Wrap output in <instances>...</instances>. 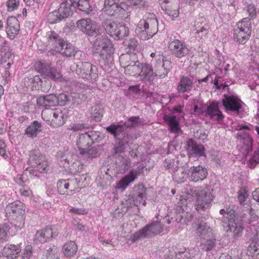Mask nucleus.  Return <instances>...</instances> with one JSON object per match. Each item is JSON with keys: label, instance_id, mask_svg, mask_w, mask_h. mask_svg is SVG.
<instances>
[{"label": "nucleus", "instance_id": "49", "mask_svg": "<svg viewBox=\"0 0 259 259\" xmlns=\"http://www.w3.org/2000/svg\"><path fill=\"white\" fill-rule=\"evenodd\" d=\"M163 166L166 169L169 170V171L171 173H172L178 167L175 163V160L170 158H167L165 160Z\"/></svg>", "mask_w": 259, "mask_h": 259}, {"label": "nucleus", "instance_id": "35", "mask_svg": "<svg viewBox=\"0 0 259 259\" xmlns=\"http://www.w3.org/2000/svg\"><path fill=\"white\" fill-rule=\"evenodd\" d=\"M119 23L112 21L110 20H104L102 26L106 33L114 38L117 30Z\"/></svg>", "mask_w": 259, "mask_h": 259}, {"label": "nucleus", "instance_id": "20", "mask_svg": "<svg viewBox=\"0 0 259 259\" xmlns=\"http://www.w3.org/2000/svg\"><path fill=\"white\" fill-rule=\"evenodd\" d=\"M104 13L110 16H115L121 11H125L122 7V2L119 4L114 0H105L104 7L103 9Z\"/></svg>", "mask_w": 259, "mask_h": 259}, {"label": "nucleus", "instance_id": "30", "mask_svg": "<svg viewBox=\"0 0 259 259\" xmlns=\"http://www.w3.org/2000/svg\"><path fill=\"white\" fill-rule=\"evenodd\" d=\"M172 174L174 181L177 184H182L189 178L188 169L183 167H178Z\"/></svg>", "mask_w": 259, "mask_h": 259}, {"label": "nucleus", "instance_id": "50", "mask_svg": "<svg viewBox=\"0 0 259 259\" xmlns=\"http://www.w3.org/2000/svg\"><path fill=\"white\" fill-rule=\"evenodd\" d=\"M57 189L58 192L60 194H64L65 190H67L69 187V184L68 180H61L57 182Z\"/></svg>", "mask_w": 259, "mask_h": 259}, {"label": "nucleus", "instance_id": "5", "mask_svg": "<svg viewBox=\"0 0 259 259\" xmlns=\"http://www.w3.org/2000/svg\"><path fill=\"white\" fill-rule=\"evenodd\" d=\"M21 251L20 245L7 244L1 250L0 255L9 259H31L32 257L33 250L31 245L26 246L20 255Z\"/></svg>", "mask_w": 259, "mask_h": 259}, {"label": "nucleus", "instance_id": "44", "mask_svg": "<svg viewBox=\"0 0 259 259\" xmlns=\"http://www.w3.org/2000/svg\"><path fill=\"white\" fill-rule=\"evenodd\" d=\"M236 138L238 140H242L244 145H246L248 148L251 147L253 142V140L251 136L246 132L238 133L236 135Z\"/></svg>", "mask_w": 259, "mask_h": 259}, {"label": "nucleus", "instance_id": "48", "mask_svg": "<svg viewBox=\"0 0 259 259\" xmlns=\"http://www.w3.org/2000/svg\"><path fill=\"white\" fill-rule=\"evenodd\" d=\"M88 134L91 140V145L95 143L100 142L103 139V136L100 132L89 131Z\"/></svg>", "mask_w": 259, "mask_h": 259}, {"label": "nucleus", "instance_id": "34", "mask_svg": "<svg viewBox=\"0 0 259 259\" xmlns=\"http://www.w3.org/2000/svg\"><path fill=\"white\" fill-rule=\"evenodd\" d=\"M56 52H59L66 57L74 56L76 52L74 47L71 44L67 42L66 40H64Z\"/></svg>", "mask_w": 259, "mask_h": 259}, {"label": "nucleus", "instance_id": "33", "mask_svg": "<svg viewBox=\"0 0 259 259\" xmlns=\"http://www.w3.org/2000/svg\"><path fill=\"white\" fill-rule=\"evenodd\" d=\"M136 179V175L134 174V171H130L117 183L116 188L123 191Z\"/></svg>", "mask_w": 259, "mask_h": 259}, {"label": "nucleus", "instance_id": "32", "mask_svg": "<svg viewBox=\"0 0 259 259\" xmlns=\"http://www.w3.org/2000/svg\"><path fill=\"white\" fill-rule=\"evenodd\" d=\"M143 63H140L139 61H130L127 65H125V71L130 75L136 76L139 74L141 70V66Z\"/></svg>", "mask_w": 259, "mask_h": 259}, {"label": "nucleus", "instance_id": "18", "mask_svg": "<svg viewBox=\"0 0 259 259\" xmlns=\"http://www.w3.org/2000/svg\"><path fill=\"white\" fill-rule=\"evenodd\" d=\"M205 113L210 119L218 122L223 121L224 118V115L219 109V103L215 101H212L205 107Z\"/></svg>", "mask_w": 259, "mask_h": 259}, {"label": "nucleus", "instance_id": "55", "mask_svg": "<svg viewBox=\"0 0 259 259\" xmlns=\"http://www.w3.org/2000/svg\"><path fill=\"white\" fill-rule=\"evenodd\" d=\"M80 154L89 158H92L97 156V151L95 148H86L83 153H80Z\"/></svg>", "mask_w": 259, "mask_h": 259}, {"label": "nucleus", "instance_id": "54", "mask_svg": "<svg viewBox=\"0 0 259 259\" xmlns=\"http://www.w3.org/2000/svg\"><path fill=\"white\" fill-rule=\"evenodd\" d=\"M71 99L73 104L79 105L85 100L86 97L82 94L74 93L71 95Z\"/></svg>", "mask_w": 259, "mask_h": 259}, {"label": "nucleus", "instance_id": "10", "mask_svg": "<svg viewBox=\"0 0 259 259\" xmlns=\"http://www.w3.org/2000/svg\"><path fill=\"white\" fill-rule=\"evenodd\" d=\"M228 215V214H227ZM231 217L228 222V232L232 233L233 238L237 239L240 237L243 234L244 229V220L236 216L235 211H231L229 213Z\"/></svg>", "mask_w": 259, "mask_h": 259}, {"label": "nucleus", "instance_id": "64", "mask_svg": "<svg viewBox=\"0 0 259 259\" xmlns=\"http://www.w3.org/2000/svg\"><path fill=\"white\" fill-rule=\"evenodd\" d=\"M248 250L254 256H256V257L259 259V249L257 248L256 243H254L253 246H250Z\"/></svg>", "mask_w": 259, "mask_h": 259}, {"label": "nucleus", "instance_id": "57", "mask_svg": "<svg viewBox=\"0 0 259 259\" xmlns=\"http://www.w3.org/2000/svg\"><path fill=\"white\" fill-rule=\"evenodd\" d=\"M42 231L47 237L48 241L50 240L58 235V232L56 231H53L52 228L51 227H47L42 229Z\"/></svg>", "mask_w": 259, "mask_h": 259}, {"label": "nucleus", "instance_id": "15", "mask_svg": "<svg viewBox=\"0 0 259 259\" xmlns=\"http://www.w3.org/2000/svg\"><path fill=\"white\" fill-rule=\"evenodd\" d=\"M76 26L80 30L90 36L101 33V30L90 19H82L78 20Z\"/></svg>", "mask_w": 259, "mask_h": 259}, {"label": "nucleus", "instance_id": "16", "mask_svg": "<svg viewBox=\"0 0 259 259\" xmlns=\"http://www.w3.org/2000/svg\"><path fill=\"white\" fill-rule=\"evenodd\" d=\"M185 149L189 157H199L205 156V148L202 144H197L191 139L186 142Z\"/></svg>", "mask_w": 259, "mask_h": 259}, {"label": "nucleus", "instance_id": "46", "mask_svg": "<svg viewBox=\"0 0 259 259\" xmlns=\"http://www.w3.org/2000/svg\"><path fill=\"white\" fill-rule=\"evenodd\" d=\"M10 227L7 224L0 225V243H3L7 240L8 233Z\"/></svg>", "mask_w": 259, "mask_h": 259}, {"label": "nucleus", "instance_id": "26", "mask_svg": "<svg viewBox=\"0 0 259 259\" xmlns=\"http://www.w3.org/2000/svg\"><path fill=\"white\" fill-rule=\"evenodd\" d=\"M48 45L50 46L51 48L55 51H57L60 46L62 45L64 41V39L62 38L57 33L54 31H50L47 33Z\"/></svg>", "mask_w": 259, "mask_h": 259}, {"label": "nucleus", "instance_id": "56", "mask_svg": "<svg viewBox=\"0 0 259 259\" xmlns=\"http://www.w3.org/2000/svg\"><path fill=\"white\" fill-rule=\"evenodd\" d=\"M88 128V127L87 126V125L85 123H75L71 124L69 125L68 129L69 130L73 131V132H78Z\"/></svg>", "mask_w": 259, "mask_h": 259}, {"label": "nucleus", "instance_id": "17", "mask_svg": "<svg viewBox=\"0 0 259 259\" xmlns=\"http://www.w3.org/2000/svg\"><path fill=\"white\" fill-rule=\"evenodd\" d=\"M189 179L190 181L197 182L205 179L207 176L206 168L202 165L193 166L188 169Z\"/></svg>", "mask_w": 259, "mask_h": 259}, {"label": "nucleus", "instance_id": "6", "mask_svg": "<svg viewBox=\"0 0 259 259\" xmlns=\"http://www.w3.org/2000/svg\"><path fill=\"white\" fill-rule=\"evenodd\" d=\"M251 28V23L248 18H244L237 22L233 28L234 41L239 44H245L250 37Z\"/></svg>", "mask_w": 259, "mask_h": 259}, {"label": "nucleus", "instance_id": "40", "mask_svg": "<svg viewBox=\"0 0 259 259\" xmlns=\"http://www.w3.org/2000/svg\"><path fill=\"white\" fill-rule=\"evenodd\" d=\"M77 247L74 241L66 242L63 246L62 251L66 256H72L76 254Z\"/></svg>", "mask_w": 259, "mask_h": 259}, {"label": "nucleus", "instance_id": "31", "mask_svg": "<svg viewBox=\"0 0 259 259\" xmlns=\"http://www.w3.org/2000/svg\"><path fill=\"white\" fill-rule=\"evenodd\" d=\"M42 127L41 123L35 120L27 126L25 129V133L30 138H36L38 134L42 132Z\"/></svg>", "mask_w": 259, "mask_h": 259}, {"label": "nucleus", "instance_id": "3", "mask_svg": "<svg viewBox=\"0 0 259 259\" xmlns=\"http://www.w3.org/2000/svg\"><path fill=\"white\" fill-rule=\"evenodd\" d=\"M158 31V21L153 13H147L141 19L136 28V34L141 39L147 40Z\"/></svg>", "mask_w": 259, "mask_h": 259}, {"label": "nucleus", "instance_id": "36", "mask_svg": "<svg viewBox=\"0 0 259 259\" xmlns=\"http://www.w3.org/2000/svg\"><path fill=\"white\" fill-rule=\"evenodd\" d=\"M145 124V119L140 118L139 116H133L128 117L123 123V126L127 128H136ZM124 127V126H123Z\"/></svg>", "mask_w": 259, "mask_h": 259}, {"label": "nucleus", "instance_id": "41", "mask_svg": "<svg viewBox=\"0 0 259 259\" xmlns=\"http://www.w3.org/2000/svg\"><path fill=\"white\" fill-rule=\"evenodd\" d=\"M122 7L125 10L131 6H138L140 8L146 9L148 5L144 0H122Z\"/></svg>", "mask_w": 259, "mask_h": 259}, {"label": "nucleus", "instance_id": "4", "mask_svg": "<svg viewBox=\"0 0 259 259\" xmlns=\"http://www.w3.org/2000/svg\"><path fill=\"white\" fill-rule=\"evenodd\" d=\"M96 39L93 44V49L99 55L105 64L112 63L114 49L110 40L107 36L101 35H95Z\"/></svg>", "mask_w": 259, "mask_h": 259}, {"label": "nucleus", "instance_id": "51", "mask_svg": "<svg viewBox=\"0 0 259 259\" xmlns=\"http://www.w3.org/2000/svg\"><path fill=\"white\" fill-rule=\"evenodd\" d=\"M246 11L248 14L250 21L252 19H254L256 17L257 11L256 8L253 3L249 4L246 6Z\"/></svg>", "mask_w": 259, "mask_h": 259}, {"label": "nucleus", "instance_id": "9", "mask_svg": "<svg viewBox=\"0 0 259 259\" xmlns=\"http://www.w3.org/2000/svg\"><path fill=\"white\" fill-rule=\"evenodd\" d=\"M35 69L45 78L55 81H61L62 75L59 70L55 67H53L51 63L38 61L34 64Z\"/></svg>", "mask_w": 259, "mask_h": 259}, {"label": "nucleus", "instance_id": "38", "mask_svg": "<svg viewBox=\"0 0 259 259\" xmlns=\"http://www.w3.org/2000/svg\"><path fill=\"white\" fill-rule=\"evenodd\" d=\"M74 8H77L83 14L88 15L92 11V7L87 0H78L72 6Z\"/></svg>", "mask_w": 259, "mask_h": 259}, {"label": "nucleus", "instance_id": "37", "mask_svg": "<svg viewBox=\"0 0 259 259\" xmlns=\"http://www.w3.org/2000/svg\"><path fill=\"white\" fill-rule=\"evenodd\" d=\"M60 7L57 11L64 19L71 15L72 7V5H70V3L66 0H60Z\"/></svg>", "mask_w": 259, "mask_h": 259}, {"label": "nucleus", "instance_id": "52", "mask_svg": "<svg viewBox=\"0 0 259 259\" xmlns=\"http://www.w3.org/2000/svg\"><path fill=\"white\" fill-rule=\"evenodd\" d=\"M34 241L36 243H43L48 241L47 237L42 230L37 231L34 236Z\"/></svg>", "mask_w": 259, "mask_h": 259}, {"label": "nucleus", "instance_id": "1", "mask_svg": "<svg viewBox=\"0 0 259 259\" xmlns=\"http://www.w3.org/2000/svg\"><path fill=\"white\" fill-rule=\"evenodd\" d=\"M193 194L197 197L195 209L202 216L196 217L192 224V228L196 235L200 239L205 238L214 234L212 229L209 224L206 222L207 218L205 213V210L208 208L213 199L208 187L204 188H195L193 191Z\"/></svg>", "mask_w": 259, "mask_h": 259}, {"label": "nucleus", "instance_id": "23", "mask_svg": "<svg viewBox=\"0 0 259 259\" xmlns=\"http://www.w3.org/2000/svg\"><path fill=\"white\" fill-rule=\"evenodd\" d=\"M146 194V188L143 185H135L133 188V191L131 195L134 204L138 206L142 204L145 205L144 198Z\"/></svg>", "mask_w": 259, "mask_h": 259}, {"label": "nucleus", "instance_id": "12", "mask_svg": "<svg viewBox=\"0 0 259 259\" xmlns=\"http://www.w3.org/2000/svg\"><path fill=\"white\" fill-rule=\"evenodd\" d=\"M171 68V62L166 60L162 55L158 54L155 59L154 66L155 77H158L160 78H165L167 76Z\"/></svg>", "mask_w": 259, "mask_h": 259}, {"label": "nucleus", "instance_id": "45", "mask_svg": "<svg viewBox=\"0 0 259 259\" xmlns=\"http://www.w3.org/2000/svg\"><path fill=\"white\" fill-rule=\"evenodd\" d=\"M128 28L123 23H119L117 30L115 35V39H120L128 34Z\"/></svg>", "mask_w": 259, "mask_h": 259}, {"label": "nucleus", "instance_id": "62", "mask_svg": "<svg viewBox=\"0 0 259 259\" xmlns=\"http://www.w3.org/2000/svg\"><path fill=\"white\" fill-rule=\"evenodd\" d=\"M250 230L252 232V237H251L253 240H256L258 239V233L259 232L258 227L254 224L250 225Z\"/></svg>", "mask_w": 259, "mask_h": 259}, {"label": "nucleus", "instance_id": "21", "mask_svg": "<svg viewBox=\"0 0 259 259\" xmlns=\"http://www.w3.org/2000/svg\"><path fill=\"white\" fill-rule=\"evenodd\" d=\"M139 74L140 79L146 83H151L155 77L152 66L147 63H143Z\"/></svg>", "mask_w": 259, "mask_h": 259}, {"label": "nucleus", "instance_id": "29", "mask_svg": "<svg viewBox=\"0 0 259 259\" xmlns=\"http://www.w3.org/2000/svg\"><path fill=\"white\" fill-rule=\"evenodd\" d=\"M31 160L33 163V165L36 168V170L40 173L47 171L48 163L44 156L35 155L31 157Z\"/></svg>", "mask_w": 259, "mask_h": 259}, {"label": "nucleus", "instance_id": "42", "mask_svg": "<svg viewBox=\"0 0 259 259\" xmlns=\"http://www.w3.org/2000/svg\"><path fill=\"white\" fill-rule=\"evenodd\" d=\"M91 117L96 121H101L102 118V108L101 105H96L91 107L90 110Z\"/></svg>", "mask_w": 259, "mask_h": 259}, {"label": "nucleus", "instance_id": "60", "mask_svg": "<svg viewBox=\"0 0 259 259\" xmlns=\"http://www.w3.org/2000/svg\"><path fill=\"white\" fill-rule=\"evenodd\" d=\"M154 164L153 162H152V163L151 164V166H147V165H140L138 167H137L135 169H132L130 171H134V174L136 175V178H137V176L138 175L140 174L141 173L143 172V169L144 168H146V169L150 170L151 167H153Z\"/></svg>", "mask_w": 259, "mask_h": 259}, {"label": "nucleus", "instance_id": "53", "mask_svg": "<svg viewBox=\"0 0 259 259\" xmlns=\"http://www.w3.org/2000/svg\"><path fill=\"white\" fill-rule=\"evenodd\" d=\"M57 102L60 106H64L71 101V96H67L64 94H60L57 96Z\"/></svg>", "mask_w": 259, "mask_h": 259}, {"label": "nucleus", "instance_id": "14", "mask_svg": "<svg viewBox=\"0 0 259 259\" xmlns=\"http://www.w3.org/2000/svg\"><path fill=\"white\" fill-rule=\"evenodd\" d=\"M77 71L81 78L93 81L98 77V68L89 62H82Z\"/></svg>", "mask_w": 259, "mask_h": 259}, {"label": "nucleus", "instance_id": "11", "mask_svg": "<svg viewBox=\"0 0 259 259\" xmlns=\"http://www.w3.org/2000/svg\"><path fill=\"white\" fill-rule=\"evenodd\" d=\"M222 103L227 113L233 112L239 114L243 103L237 96L225 94L222 99Z\"/></svg>", "mask_w": 259, "mask_h": 259}, {"label": "nucleus", "instance_id": "7", "mask_svg": "<svg viewBox=\"0 0 259 259\" xmlns=\"http://www.w3.org/2000/svg\"><path fill=\"white\" fill-rule=\"evenodd\" d=\"M162 229L163 226L160 222H153L132 234L131 235L132 241L135 242L141 238L152 237L160 233Z\"/></svg>", "mask_w": 259, "mask_h": 259}, {"label": "nucleus", "instance_id": "61", "mask_svg": "<svg viewBox=\"0 0 259 259\" xmlns=\"http://www.w3.org/2000/svg\"><path fill=\"white\" fill-rule=\"evenodd\" d=\"M208 28L207 26L198 27L196 29V33L199 35L200 37L202 38L207 34L208 32Z\"/></svg>", "mask_w": 259, "mask_h": 259}, {"label": "nucleus", "instance_id": "28", "mask_svg": "<svg viewBox=\"0 0 259 259\" xmlns=\"http://www.w3.org/2000/svg\"><path fill=\"white\" fill-rule=\"evenodd\" d=\"M88 132L79 134L77 137L76 144L79 149V153H83L86 148L91 146V140L89 138Z\"/></svg>", "mask_w": 259, "mask_h": 259}, {"label": "nucleus", "instance_id": "43", "mask_svg": "<svg viewBox=\"0 0 259 259\" xmlns=\"http://www.w3.org/2000/svg\"><path fill=\"white\" fill-rule=\"evenodd\" d=\"M47 259H59V251L58 248L53 245L44 251Z\"/></svg>", "mask_w": 259, "mask_h": 259}, {"label": "nucleus", "instance_id": "24", "mask_svg": "<svg viewBox=\"0 0 259 259\" xmlns=\"http://www.w3.org/2000/svg\"><path fill=\"white\" fill-rule=\"evenodd\" d=\"M49 114L52 117L50 125L53 127H58L63 125L65 123L64 114L60 109L50 110Z\"/></svg>", "mask_w": 259, "mask_h": 259}, {"label": "nucleus", "instance_id": "47", "mask_svg": "<svg viewBox=\"0 0 259 259\" xmlns=\"http://www.w3.org/2000/svg\"><path fill=\"white\" fill-rule=\"evenodd\" d=\"M63 19V18H62L57 10H55L50 13L47 18L48 21L52 24L57 23Z\"/></svg>", "mask_w": 259, "mask_h": 259}, {"label": "nucleus", "instance_id": "39", "mask_svg": "<svg viewBox=\"0 0 259 259\" xmlns=\"http://www.w3.org/2000/svg\"><path fill=\"white\" fill-rule=\"evenodd\" d=\"M201 240L202 249L206 251L211 250L215 246L216 239L214 234L207 236L205 238L201 239Z\"/></svg>", "mask_w": 259, "mask_h": 259}, {"label": "nucleus", "instance_id": "59", "mask_svg": "<svg viewBox=\"0 0 259 259\" xmlns=\"http://www.w3.org/2000/svg\"><path fill=\"white\" fill-rule=\"evenodd\" d=\"M19 5L18 0H8L7 2V6L8 11H13L17 9Z\"/></svg>", "mask_w": 259, "mask_h": 259}, {"label": "nucleus", "instance_id": "8", "mask_svg": "<svg viewBox=\"0 0 259 259\" xmlns=\"http://www.w3.org/2000/svg\"><path fill=\"white\" fill-rule=\"evenodd\" d=\"M25 206L23 203L20 201H16L9 203L6 208L8 213H13L17 217L14 221V225L17 229H21L24 226L25 219Z\"/></svg>", "mask_w": 259, "mask_h": 259}, {"label": "nucleus", "instance_id": "22", "mask_svg": "<svg viewBox=\"0 0 259 259\" xmlns=\"http://www.w3.org/2000/svg\"><path fill=\"white\" fill-rule=\"evenodd\" d=\"M19 31V23L17 19L14 16L9 17L7 20L6 31L8 37L13 40Z\"/></svg>", "mask_w": 259, "mask_h": 259}, {"label": "nucleus", "instance_id": "63", "mask_svg": "<svg viewBox=\"0 0 259 259\" xmlns=\"http://www.w3.org/2000/svg\"><path fill=\"white\" fill-rule=\"evenodd\" d=\"M176 257L177 259H192L190 253L186 251L178 252L177 253Z\"/></svg>", "mask_w": 259, "mask_h": 259}, {"label": "nucleus", "instance_id": "27", "mask_svg": "<svg viewBox=\"0 0 259 259\" xmlns=\"http://www.w3.org/2000/svg\"><path fill=\"white\" fill-rule=\"evenodd\" d=\"M163 119L166 122L168 126V130L170 133L179 134L182 132L180 127L179 121L177 119L176 116L164 115Z\"/></svg>", "mask_w": 259, "mask_h": 259}, {"label": "nucleus", "instance_id": "25", "mask_svg": "<svg viewBox=\"0 0 259 259\" xmlns=\"http://www.w3.org/2000/svg\"><path fill=\"white\" fill-rule=\"evenodd\" d=\"M37 104L45 107H54L58 105L57 96L55 94H49L40 96L36 100Z\"/></svg>", "mask_w": 259, "mask_h": 259}, {"label": "nucleus", "instance_id": "13", "mask_svg": "<svg viewBox=\"0 0 259 259\" xmlns=\"http://www.w3.org/2000/svg\"><path fill=\"white\" fill-rule=\"evenodd\" d=\"M168 49L171 54L178 58L186 56L189 52V50L184 41L172 38L169 39Z\"/></svg>", "mask_w": 259, "mask_h": 259}, {"label": "nucleus", "instance_id": "19", "mask_svg": "<svg viewBox=\"0 0 259 259\" xmlns=\"http://www.w3.org/2000/svg\"><path fill=\"white\" fill-rule=\"evenodd\" d=\"M196 82L193 76H181L177 88L178 93L179 94L189 93L192 90Z\"/></svg>", "mask_w": 259, "mask_h": 259}, {"label": "nucleus", "instance_id": "58", "mask_svg": "<svg viewBox=\"0 0 259 259\" xmlns=\"http://www.w3.org/2000/svg\"><path fill=\"white\" fill-rule=\"evenodd\" d=\"M120 158L121 159V161L119 162V166L121 167V170L125 171L130 166V160L128 158L122 156H121Z\"/></svg>", "mask_w": 259, "mask_h": 259}, {"label": "nucleus", "instance_id": "2", "mask_svg": "<svg viewBox=\"0 0 259 259\" xmlns=\"http://www.w3.org/2000/svg\"><path fill=\"white\" fill-rule=\"evenodd\" d=\"M105 129L117 141L112 150V155H118L120 157L121 154L124 153L128 147L133 136L128 132L124 131L123 125L113 123L105 127Z\"/></svg>", "mask_w": 259, "mask_h": 259}]
</instances>
